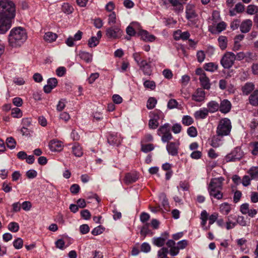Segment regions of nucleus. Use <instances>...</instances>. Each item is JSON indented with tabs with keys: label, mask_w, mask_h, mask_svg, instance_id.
I'll use <instances>...</instances> for the list:
<instances>
[{
	"label": "nucleus",
	"mask_w": 258,
	"mask_h": 258,
	"mask_svg": "<svg viewBox=\"0 0 258 258\" xmlns=\"http://www.w3.org/2000/svg\"><path fill=\"white\" fill-rule=\"evenodd\" d=\"M167 247H163L158 251V257L159 258H169L167 256L168 253L172 256L177 255L180 249H184L188 245V241L186 240H182L177 243L172 239L168 240L166 243Z\"/></svg>",
	"instance_id": "1"
},
{
	"label": "nucleus",
	"mask_w": 258,
	"mask_h": 258,
	"mask_svg": "<svg viewBox=\"0 0 258 258\" xmlns=\"http://www.w3.org/2000/svg\"><path fill=\"white\" fill-rule=\"evenodd\" d=\"M27 39L26 30L21 27L13 28L9 35V42L13 47L20 46Z\"/></svg>",
	"instance_id": "2"
},
{
	"label": "nucleus",
	"mask_w": 258,
	"mask_h": 258,
	"mask_svg": "<svg viewBox=\"0 0 258 258\" xmlns=\"http://www.w3.org/2000/svg\"><path fill=\"white\" fill-rule=\"evenodd\" d=\"M224 180V178L222 177L211 179L208 188L211 197H213L217 200H221L223 198V194L222 192V190Z\"/></svg>",
	"instance_id": "3"
},
{
	"label": "nucleus",
	"mask_w": 258,
	"mask_h": 258,
	"mask_svg": "<svg viewBox=\"0 0 258 258\" xmlns=\"http://www.w3.org/2000/svg\"><path fill=\"white\" fill-rule=\"evenodd\" d=\"M16 15V7L13 2L0 0V16L7 19H13Z\"/></svg>",
	"instance_id": "4"
},
{
	"label": "nucleus",
	"mask_w": 258,
	"mask_h": 258,
	"mask_svg": "<svg viewBox=\"0 0 258 258\" xmlns=\"http://www.w3.org/2000/svg\"><path fill=\"white\" fill-rule=\"evenodd\" d=\"M231 128L230 120L227 118H224L220 120L217 127L216 133L219 136H227L230 134Z\"/></svg>",
	"instance_id": "5"
},
{
	"label": "nucleus",
	"mask_w": 258,
	"mask_h": 258,
	"mask_svg": "<svg viewBox=\"0 0 258 258\" xmlns=\"http://www.w3.org/2000/svg\"><path fill=\"white\" fill-rule=\"evenodd\" d=\"M236 60L235 54L232 52H226L220 60L222 66L226 69L232 67Z\"/></svg>",
	"instance_id": "6"
},
{
	"label": "nucleus",
	"mask_w": 258,
	"mask_h": 258,
	"mask_svg": "<svg viewBox=\"0 0 258 258\" xmlns=\"http://www.w3.org/2000/svg\"><path fill=\"white\" fill-rule=\"evenodd\" d=\"M169 124H165L158 130V135L161 137V140L163 143L168 142L172 139Z\"/></svg>",
	"instance_id": "7"
},
{
	"label": "nucleus",
	"mask_w": 258,
	"mask_h": 258,
	"mask_svg": "<svg viewBox=\"0 0 258 258\" xmlns=\"http://www.w3.org/2000/svg\"><path fill=\"white\" fill-rule=\"evenodd\" d=\"M105 32L106 37L110 39H119L122 34V31L118 26H113L107 28Z\"/></svg>",
	"instance_id": "8"
},
{
	"label": "nucleus",
	"mask_w": 258,
	"mask_h": 258,
	"mask_svg": "<svg viewBox=\"0 0 258 258\" xmlns=\"http://www.w3.org/2000/svg\"><path fill=\"white\" fill-rule=\"evenodd\" d=\"M243 154L240 148H236L231 153L228 154L225 158L227 162H235L239 160L243 156Z\"/></svg>",
	"instance_id": "9"
},
{
	"label": "nucleus",
	"mask_w": 258,
	"mask_h": 258,
	"mask_svg": "<svg viewBox=\"0 0 258 258\" xmlns=\"http://www.w3.org/2000/svg\"><path fill=\"white\" fill-rule=\"evenodd\" d=\"M168 237L169 233L164 232L161 234V236L154 237L152 239L153 243L158 247H162L165 244V241Z\"/></svg>",
	"instance_id": "10"
},
{
	"label": "nucleus",
	"mask_w": 258,
	"mask_h": 258,
	"mask_svg": "<svg viewBox=\"0 0 258 258\" xmlns=\"http://www.w3.org/2000/svg\"><path fill=\"white\" fill-rule=\"evenodd\" d=\"M12 21L0 16V34L6 33L11 28Z\"/></svg>",
	"instance_id": "11"
},
{
	"label": "nucleus",
	"mask_w": 258,
	"mask_h": 258,
	"mask_svg": "<svg viewBox=\"0 0 258 258\" xmlns=\"http://www.w3.org/2000/svg\"><path fill=\"white\" fill-rule=\"evenodd\" d=\"M179 148V143L175 142H170L168 143L166 146V150L168 153L172 156H176L178 154Z\"/></svg>",
	"instance_id": "12"
},
{
	"label": "nucleus",
	"mask_w": 258,
	"mask_h": 258,
	"mask_svg": "<svg viewBox=\"0 0 258 258\" xmlns=\"http://www.w3.org/2000/svg\"><path fill=\"white\" fill-rule=\"evenodd\" d=\"M232 105L228 100L224 99L221 101L219 104V111L221 113H228L231 108Z\"/></svg>",
	"instance_id": "13"
},
{
	"label": "nucleus",
	"mask_w": 258,
	"mask_h": 258,
	"mask_svg": "<svg viewBox=\"0 0 258 258\" xmlns=\"http://www.w3.org/2000/svg\"><path fill=\"white\" fill-rule=\"evenodd\" d=\"M138 34L140 36L141 39L145 41L153 42L156 38L154 35L150 34L147 31L143 29L140 30Z\"/></svg>",
	"instance_id": "14"
},
{
	"label": "nucleus",
	"mask_w": 258,
	"mask_h": 258,
	"mask_svg": "<svg viewBox=\"0 0 258 258\" xmlns=\"http://www.w3.org/2000/svg\"><path fill=\"white\" fill-rule=\"evenodd\" d=\"M255 85L252 82H246L241 87V91L243 95H248L254 91Z\"/></svg>",
	"instance_id": "15"
},
{
	"label": "nucleus",
	"mask_w": 258,
	"mask_h": 258,
	"mask_svg": "<svg viewBox=\"0 0 258 258\" xmlns=\"http://www.w3.org/2000/svg\"><path fill=\"white\" fill-rule=\"evenodd\" d=\"M139 67L144 74L147 76H150L152 74L151 64L145 60H143L140 63Z\"/></svg>",
	"instance_id": "16"
},
{
	"label": "nucleus",
	"mask_w": 258,
	"mask_h": 258,
	"mask_svg": "<svg viewBox=\"0 0 258 258\" xmlns=\"http://www.w3.org/2000/svg\"><path fill=\"white\" fill-rule=\"evenodd\" d=\"M252 26V22L251 20H245L240 25V31L243 33H246L250 31Z\"/></svg>",
	"instance_id": "17"
},
{
	"label": "nucleus",
	"mask_w": 258,
	"mask_h": 258,
	"mask_svg": "<svg viewBox=\"0 0 258 258\" xmlns=\"http://www.w3.org/2000/svg\"><path fill=\"white\" fill-rule=\"evenodd\" d=\"M49 147L52 151H60L62 149V143L59 141L52 140L49 142Z\"/></svg>",
	"instance_id": "18"
},
{
	"label": "nucleus",
	"mask_w": 258,
	"mask_h": 258,
	"mask_svg": "<svg viewBox=\"0 0 258 258\" xmlns=\"http://www.w3.org/2000/svg\"><path fill=\"white\" fill-rule=\"evenodd\" d=\"M235 219L236 216L234 215H230L226 217L225 227L227 230L233 229L236 226L237 223L236 221H233V220H235Z\"/></svg>",
	"instance_id": "19"
},
{
	"label": "nucleus",
	"mask_w": 258,
	"mask_h": 258,
	"mask_svg": "<svg viewBox=\"0 0 258 258\" xmlns=\"http://www.w3.org/2000/svg\"><path fill=\"white\" fill-rule=\"evenodd\" d=\"M249 102L253 106H258V89L252 92L249 96Z\"/></svg>",
	"instance_id": "20"
},
{
	"label": "nucleus",
	"mask_w": 258,
	"mask_h": 258,
	"mask_svg": "<svg viewBox=\"0 0 258 258\" xmlns=\"http://www.w3.org/2000/svg\"><path fill=\"white\" fill-rule=\"evenodd\" d=\"M204 98L205 92L201 89H198L196 93L192 96V99L197 102H201Z\"/></svg>",
	"instance_id": "21"
},
{
	"label": "nucleus",
	"mask_w": 258,
	"mask_h": 258,
	"mask_svg": "<svg viewBox=\"0 0 258 258\" xmlns=\"http://www.w3.org/2000/svg\"><path fill=\"white\" fill-rule=\"evenodd\" d=\"M138 179V175L137 173H128L125 175L124 181L126 184L134 182Z\"/></svg>",
	"instance_id": "22"
},
{
	"label": "nucleus",
	"mask_w": 258,
	"mask_h": 258,
	"mask_svg": "<svg viewBox=\"0 0 258 258\" xmlns=\"http://www.w3.org/2000/svg\"><path fill=\"white\" fill-rule=\"evenodd\" d=\"M186 18L188 20L191 21V19L197 16L195 10L191 6H187L186 8Z\"/></svg>",
	"instance_id": "23"
},
{
	"label": "nucleus",
	"mask_w": 258,
	"mask_h": 258,
	"mask_svg": "<svg viewBox=\"0 0 258 258\" xmlns=\"http://www.w3.org/2000/svg\"><path fill=\"white\" fill-rule=\"evenodd\" d=\"M139 23L137 22H133L126 29V33L130 36H134L136 35V32L135 28L138 26Z\"/></svg>",
	"instance_id": "24"
},
{
	"label": "nucleus",
	"mask_w": 258,
	"mask_h": 258,
	"mask_svg": "<svg viewBox=\"0 0 258 258\" xmlns=\"http://www.w3.org/2000/svg\"><path fill=\"white\" fill-rule=\"evenodd\" d=\"M231 210V205L227 203H224L220 205V212L224 215H228Z\"/></svg>",
	"instance_id": "25"
},
{
	"label": "nucleus",
	"mask_w": 258,
	"mask_h": 258,
	"mask_svg": "<svg viewBox=\"0 0 258 258\" xmlns=\"http://www.w3.org/2000/svg\"><path fill=\"white\" fill-rule=\"evenodd\" d=\"M201 86L204 89L209 90L210 88L211 84L210 83V80L207 76H203L200 77L199 78Z\"/></svg>",
	"instance_id": "26"
},
{
	"label": "nucleus",
	"mask_w": 258,
	"mask_h": 258,
	"mask_svg": "<svg viewBox=\"0 0 258 258\" xmlns=\"http://www.w3.org/2000/svg\"><path fill=\"white\" fill-rule=\"evenodd\" d=\"M108 142L112 145L118 146L121 142V139L120 137H118L115 135H110L108 138Z\"/></svg>",
	"instance_id": "27"
},
{
	"label": "nucleus",
	"mask_w": 258,
	"mask_h": 258,
	"mask_svg": "<svg viewBox=\"0 0 258 258\" xmlns=\"http://www.w3.org/2000/svg\"><path fill=\"white\" fill-rule=\"evenodd\" d=\"M208 108L211 113H215L219 110V104L215 101H211L207 104Z\"/></svg>",
	"instance_id": "28"
},
{
	"label": "nucleus",
	"mask_w": 258,
	"mask_h": 258,
	"mask_svg": "<svg viewBox=\"0 0 258 258\" xmlns=\"http://www.w3.org/2000/svg\"><path fill=\"white\" fill-rule=\"evenodd\" d=\"M159 119V117L158 114H154V116L149 120V126L150 128L152 129L156 128L159 124L158 122Z\"/></svg>",
	"instance_id": "29"
},
{
	"label": "nucleus",
	"mask_w": 258,
	"mask_h": 258,
	"mask_svg": "<svg viewBox=\"0 0 258 258\" xmlns=\"http://www.w3.org/2000/svg\"><path fill=\"white\" fill-rule=\"evenodd\" d=\"M203 68L206 71L214 72L217 70L218 65L214 62H208L205 63Z\"/></svg>",
	"instance_id": "30"
},
{
	"label": "nucleus",
	"mask_w": 258,
	"mask_h": 258,
	"mask_svg": "<svg viewBox=\"0 0 258 258\" xmlns=\"http://www.w3.org/2000/svg\"><path fill=\"white\" fill-rule=\"evenodd\" d=\"M57 37V35L52 32H47L44 35V39L48 42L54 41Z\"/></svg>",
	"instance_id": "31"
},
{
	"label": "nucleus",
	"mask_w": 258,
	"mask_h": 258,
	"mask_svg": "<svg viewBox=\"0 0 258 258\" xmlns=\"http://www.w3.org/2000/svg\"><path fill=\"white\" fill-rule=\"evenodd\" d=\"M73 153L74 155L78 157L83 155V151L82 147L78 144H75L72 147Z\"/></svg>",
	"instance_id": "32"
},
{
	"label": "nucleus",
	"mask_w": 258,
	"mask_h": 258,
	"mask_svg": "<svg viewBox=\"0 0 258 258\" xmlns=\"http://www.w3.org/2000/svg\"><path fill=\"white\" fill-rule=\"evenodd\" d=\"M219 46L222 50H224L227 46V38L225 36H220L218 39Z\"/></svg>",
	"instance_id": "33"
},
{
	"label": "nucleus",
	"mask_w": 258,
	"mask_h": 258,
	"mask_svg": "<svg viewBox=\"0 0 258 258\" xmlns=\"http://www.w3.org/2000/svg\"><path fill=\"white\" fill-rule=\"evenodd\" d=\"M79 55L82 59L85 60L87 63H89L92 60V55L89 52L81 51L80 52Z\"/></svg>",
	"instance_id": "34"
},
{
	"label": "nucleus",
	"mask_w": 258,
	"mask_h": 258,
	"mask_svg": "<svg viewBox=\"0 0 258 258\" xmlns=\"http://www.w3.org/2000/svg\"><path fill=\"white\" fill-rule=\"evenodd\" d=\"M62 11L68 15L72 14L74 11L72 6L68 3H63L61 7Z\"/></svg>",
	"instance_id": "35"
},
{
	"label": "nucleus",
	"mask_w": 258,
	"mask_h": 258,
	"mask_svg": "<svg viewBox=\"0 0 258 258\" xmlns=\"http://www.w3.org/2000/svg\"><path fill=\"white\" fill-rule=\"evenodd\" d=\"M149 223H146L144 224V225L142 228L140 233L142 236L145 238L147 235L151 234V235L153 234L151 230L149 229Z\"/></svg>",
	"instance_id": "36"
},
{
	"label": "nucleus",
	"mask_w": 258,
	"mask_h": 258,
	"mask_svg": "<svg viewBox=\"0 0 258 258\" xmlns=\"http://www.w3.org/2000/svg\"><path fill=\"white\" fill-rule=\"evenodd\" d=\"M248 173L250 175L251 179L258 180V167H252L248 170Z\"/></svg>",
	"instance_id": "37"
},
{
	"label": "nucleus",
	"mask_w": 258,
	"mask_h": 258,
	"mask_svg": "<svg viewBox=\"0 0 258 258\" xmlns=\"http://www.w3.org/2000/svg\"><path fill=\"white\" fill-rule=\"evenodd\" d=\"M12 104H6L3 106V110L5 111H9L12 110L11 113H22L21 110L18 107H14L12 108Z\"/></svg>",
	"instance_id": "38"
},
{
	"label": "nucleus",
	"mask_w": 258,
	"mask_h": 258,
	"mask_svg": "<svg viewBox=\"0 0 258 258\" xmlns=\"http://www.w3.org/2000/svg\"><path fill=\"white\" fill-rule=\"evenodd\" d=\"M249 146L251 148V153L254 156L258 155V141L251 142Z\"/></svg>",
	"instance_id": "39"
},
{
	"label": "nucleus",
	"mask_w": 258,
	"mask_h": 258,
	"mask_svg": "<svg viewBox=\"0 0 258 258\" xmlns=\"http://www.w3.org/2000/svg\"><path fill=\"white\" fill-rule=\"evenodd\" d=\"M8 228L11 232H16L19 230V225L17 222H12L8 224Z\"/></svg>",
	"instance_id": "40"
},
{
	"label": "nucleus",
	"mask_w": 258,
	"mask_h": 258,
	"mask_svg": "<svg viewBox=\"0 0 258 258\" xmlns=\"http://www.w3.org/2000/svg\"><path fill=\"white\" fill-rule=\"evenodd\" d=\"M99 43V39L95 36H92L89 39L88 45L90 47H94L96 46Z\"/></svg>",
	"instance_id": "41"
},
{
	"label": "nucleus",
	"mask_w": 258,
	"mask_h": 258,
	"mask_svg": "<svg viewBox=\"0 0 258 258\" xmlns=\"http://www.w3.org/2000/svg\"><path fill=\"white\" fill-rule=\"evenodd\" d=\"M6 143L7 147L11 149H13L15 148L16 142L13 137H9L6 140Z\"/></svg>",
	"instance_id": "42"
},
{
	"label": "nucleus",
	"mask_w": 258,
	"mask_h": 258,
	"mask_svg": "<svg viewBox=\"0 0 258 258\" xmlns=\"http://www.w3.org/2000/svg\"><path fill=\"white\" fill-rule=\"evenodd\" d=\"M144 86L145 88L153 90L155 89L156 84L153 81L146 80L144 82Z\"/></svg>",
	"instance_id": "43"
},
{
	"label": "nucleus",
	"mask_w": 258,
	"mask_h": 258,
	"mask_svg": "<svg viewBox=\"0 0 258 258\" xmlns=\"http://www.w3.org/2000/svg\"><path fill=\"white\" fill-rule=\"evenodd\" d=\"M193 119L189 115L184 116L182 119V123L186 126L191 125L193 123Z\"/></svg>",
	"instance_id": "44"
},
{
	"label": "nucleus",
	"mask_w": 258,
	"mask_h": 258,
	"mask_svg": "<svg viewBox=\"0 0 258 258\" xmlns=\"http://www.w3.org/2000/svg\"><path fill=\"white\" fill-rule=\"evenodd\" d=\"M67 102L66 99H61L56 105V109L58 111H61L66 106V103Z\"/></svg>",
	"instance_id": "45"
},
{
	"label": "nucleus",
	"mask_w": 258,
	"mask_h": 258,
	"mask_svg": "<svg viewBox=\"0 0 258 258\" xmlns=\"http://www.w3.org/2000/svg\"><path fill=\"white\" fill-rule=\"evenodd\" d=\"M154 149V147L153 145L151 144L142 145L141 147V150L145 153H148Z\"/></svg>",
	"instance_id": "46"
},
{
	"label": "nucleus",
	"mask_w": 258,
	"mask_h": 258,
	"mask_svg": "<svg viewBox=\"0 0 258 258\" xmlns=\"http://www.w3.org/2000/svg\"><path fill=\"white\" fill-rule=\"evenodd\" d=\"M156 103L157 100H156L155 98L153 97H150L149 98L147 101V107L148 109H153L155 107Z\"/></svg>",
	"instance_id": "47"
},
{
	"label": "nucleus",
	"mask_w": 258,
	"mask_h": 258,
	"mask_svg": "<svg viewBox=\"0 0 258 258\" xmlns=\"http://www.w3.org/2000/svg\"><path fill=\"white\" fill-rule=\"evenodd\" d=\"M187 133L188 135L191 137H195L198 134L196 128L193 126L187 128Z\"/></svg>",
	"instance_id": "48"
},
{
	"label": "nucleus",
	"mask_w": 258,
	"mask_h": 258,
	"mask_svg": "<svg viewBox=\"0 0 258 258\" xmlns=\"http://www.w3.org/2000/svg\"><path fill=\"white\" fill-rule=\"evenodd\" d=\"M116 17L115 12H113L108 16V23L111 25L116 23Z\"/></svg>",
	"instance_id": "49"
},
{
	"label": "nucleus",
	"mask_w": 258,
	"mask_h": 258,
	"mask_svg": "<svg viewBox=\"0 0 258 258\" xmlns=\"http://www.w3.org/2000/svg\"><path fill=\"white\" fill-rule=\"evenodd\" d=\"M246 12L249 15H253L258 13L257 7L254 5H249L247 7Z\"/></svg>",
	"instance_id": "50"
},
{
	"label": "nucleus",
	"mask_w": 258,
	"mask_h": 258,
	"mask_svg": "<svg viewBox=\"0 0 258 258\" xmlns=\"http://www.w3.org/2000/svg\"><path fill=\"white\" fill-rule=\"evenodd\" d=\"M13 245L16 249H20L23 245V241L21 238H18L13 242Z\"/></svg>",
	"instance_id": "51"
},
{
	"label": "nucleus",
	"mask_w": 258,
	"mask_h": 258,
	"mask_svg": "<svg viewBox=\"0 0 258 258\" xmlns=\"http://www.w3.org/2000/svg\"><path fill=\"white\" fill-rule=\"evenodd\" d=\"M205 57L206 55L204 51L199 50L197 52V58L198 62H202L205 59Z\"/></svg>",
	"instance_id": "52"
},
{
	"label": "nucleus",
	"mask_w": 258,
	"mask_h": 258,
	"mask_svg": "<svg viewBox=\"0 0 258 258\" xmlns=\"http://www.w3.org/2000/svg\"><path fill=\"white\" fill-rule=\"evenodd\" d=\"M237 224H238L242 226H246L247 225V222L245 220L244 217L241 216H236L235 219Z\"/></svg>",
	"instance_id": "53"
},
{
	"label": "nucleus",
	"mask_w": 258,
	"mask_h": 258,
	"mask_svg": "<svg viewBox=\"0 0 258 258\" xmlns=\"http://www.w3.org/2000/svg\"><path fill=\"white\" fill-rule=\"evenodd\" d=\"M104 229L102 226H98L94 228L91 233L94 235H98L102 233L104 231Z\"/></svg>",
	"instance_id": "54"
},
{
	"label": "nucleus",
	"mask_w": 258,
	"mask_h": 258,
	"mask_svg": "<svg viewBox=\"0 0 258 258\" xmlns=\"http://www.w3.org/2000/svg\"><path fill=\"white\" fill-rule=\"evenodd\" d=\"M99 77L98 73H92L88 79V82L90 84L93 83Z\"/></svg>",
	"instance_id": "55"
},
{
	"label": "nucleus",
	"mask_w": 258,
	"mask_h": 258,
	"mask_svg": "<svg viewBox=\"0 0 258 258\" xmlns=\"http://www.w3.org/2000/svg\"><path fill=\"white\" fill-rule=\"evenodd\" d=\"M57 80L55 78H49L47 80V85L52 87L53 89L57 86Z\"/></svg>",
	"instance_id": "56"
},
{
	"label": "nucleus",
	"mask_w": 258,
	"mask_h": 258,
	"mask_svg": "<svg viewBox=\"0 0 258 258\" xmlns=\"http://www.w3.org/2000/svg\"><path fill=\"white\" fill-rule=\"evenodd\" d=\"M55 246L57 248L63 250L65 248V243L63 239H59L55 242Z\"/></svg>",
	"instance_id": "57"
},
{
	"label": "nucleus",
	"mask_w": 258,
	"mask_h": 258,
	"mask_svg": "<svg viewBox=\"0 0 258 258\" xmlns=\"http://www.w3.org/2000/svg\"><path fill=\"white\" fill-rule=\"evenodd\" d=\"M226 28V24L224 22L219 23L216 26L217 31L220 33L224 30Z\"/></svg>",
	"instance_id": "58"
},
{
	"label": "nucleus",
	"mask_w": 258,
	"mask_h": 258,
	"mask_svg": "<svg viewBox=\"0 0 258 258\" xmlns=\"http://www.w3.org/2000/svg\"><path fill=\"white\" fill-rule=\"evenodd\" d=\"M181 125L179 123H175L172 126V131L174 134H179L181 130Z\"/></svg>",
	"instance_id": "59"
},
{
	"label": "nucleus",
	"mask_w": 258,
	"mask_h": 258,
	"mask_svg": "<svg viewBox=\"0 0 258 258\" xmlns=\"http://www.w3.org/2000/svg\"><path fill=\"white\" fill-rule=\"evenodd\" d=\"M251 178H250L248 175H244L242 179V183L243 186H247L250 184Z\"/></svg>",
	"instance_id": "60"
},
{
	"label": "nucleus",
	"mask_w": 258,
	"mask_h": 258,
	"mask_svg": "<svg viewBox=\"0 0 258 258\" xmlns=\"http://www.w3.org/2000/svg\"><path fill=\"white\" fill-rule=\"evenodd\" d=\"M66 73V69L63 67H59L56 70V75L59 77L63 76Z\"/></svg>",
	"instance_id": "61"
},
{
	"label": "nucleus",
	"mask_w": 258,
	"mask_h": 258,
	"mask_svg": "<svg viewBox=\"0 0 258 258\" xmlns=\"http://www.w3.org/2000/svg\"><path fill=\"white\" fill-rule=\"evenodd\" d=\"M178 102L175 99H171L168 102L167 107L168 108L173 109L176 107Z\"/></svg>",
	"instance_id": "62"
},
{
	"label": "nucleus",
	"mask_w": 258,
	"mask_h": 258,
	"mask_svg": "<svg viewBox=\"0 0 258 258\" xmlns=\"http://www.w3.org/2000/svg\"><path fill=\"white\" fill-rule=\"evenodd\" d=\"M249 205L247 203L243 204L240 206V212L243 214H246L249 211Z\"/></svg>",
	"instance_id": "63"
},
{
	"label": "nucleus",
	"mask_w": 258,
	"mask_h": 258,
	"mask_svg": "<svg viewBox=\"0 0 258 258\" xmlns=\"http://www.w3.org/2000/svg\"><path fill=\"white\" fill-rule=\"evenodd\" d=\"M14 105L17 107H20L22 105L23 100L20 97H15L13 99Z\"/></svg>",
	"instance_id": "64"
}]
</instances>
